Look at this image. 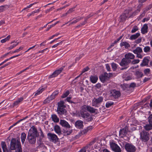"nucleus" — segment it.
Instances as JSON below:
<instances>
[{
  "mask_svg": "<svg viewBox=\"0 0 152 152\" xmlns=\"http://www.w3.org/2000/svg\"><path fill=\"white\" fill-rule=\"evenodd\" d=\"M21 145L20 142L15 138H12L11 140L10 148L11 150H14Z\"/></svg>",
  "mask_w": 152,
  "mask_h": 152,
  "instance_id": "nucleus-3",
  "label": "nucleus"
},
{
  "mask_svg": "<svg viewBox=\"0 0 152 152\" xmlns=\"http://www.w3.org/2000/svg\"><path fill=\"white\" fill-rule=\"evenodd\" d=\"M60 124L62 127L66 128H69L71 127L69 123L65 120H60Z\"/></svg>",
  "mask_w": 152,
  "mask_h": 152,
  "instance_id": "nucleus-11",
  "label": "nucleus"
},
{
  "mask_svg": "<svg viewBox=\"0 0 152 152\" xmlns=\"http://www.w3.org/2000/svg\"><path fill=\"white\" fill-rule=\"evenodd\" d=\"M125 148L128 152H134L136 151L135 146L129 143H127L126 144Z\"/></svg>",
  "mask_w": 152,
  "mask_h": 152,
  "instance_id": "nucleus-7",
  "label": "nucleus"
},
{
  "mask_svg": "<svg viewBox=\"0 0 152 152\" xmlns=\"http://www.w3.org/2000/svg\"><path fill=\"white\" fill-rule=\"evenodd\" d=\"M106 68L107 70L108 71H110V68L109 65L107 64L106 65Z\"/></svg>",
  "mask_w": 152,
  "mask_h": 152,
  "instance_id": "nucleus-63",
  "label": "nucleus"
},
{
  "mask_svg": "<svg viewBox=\"0 0 152 152\" xmlns=\"http://www.w3.org/2000/svg\"><path fill=\"white\" fill-rule=\"evenodd\" d=\"M23 97H21L18 98V100L14 102L13 105V107H14L17 105L19 103L21 102L23 100Z\"/></svg>",
  "mask_w": 152,
  "mask_h": 152,
  "instance_id": "nucleus-30",
  "label": "nucleus"
},
{
  "mask_svg": "<svg viewBox=\"0 0 152 152\" xmlns=\"http://www.w3.org/2000/svg\"><path fill=\"white\" fill-rule=\"evenodd\" d=\"M110 95L114 98H118L121 95V93L119 91L113 89L111 91Z\"/></svg>",
  "mask_w": 152,
  "mask_h": 152,
  "instance_id": "nucleus-8",
  "label": "nucleus"
},
{
  "mask_svg": "<svg viewBox=\"0 0 152 152\" xmlns=\"http://www.w3.org/2000/svg\"><path fill=\"white\" fill-rule=\"evenodd\" d=\"M51 118L52 120L55 122H58L59 121V118L57 117L56 115H52Z\"/></svg>",
  "mask_w": 152,
  "mask_h": 152,
  "instance_id": "nucleus-34",
  "label": "nucleus"
},
{
  "mask_svg": "<svg viewBox=\"0 0 152 152\" xmlns=\"http://www.w3.org/2000/svg\"><path fill=\"white\" fill-rule=\"evenodd\" d=\"M148 26L146 24H144L141 29V33L144 34L148 32Z\"/></svg>",
  "mask_w": 152,
  "mask_h": 152,
  "instance_id": "nucleus-24",
  "label": "nucleus"
},
{
  "mask_svg": "<svg viewBox=\"0 0 152 152\" xmlns=\"http://www.w3.org/2000/svg\"><path fill=\"white\" fill-rule=\"evenodd\" d=\"M131 62V60H128V59H127L125 58H123L121 62L120 63V65L122 66L126 67L124 68H122V69H126L128 67V65Z\"/></svg>",
  "mask_w": 152,
  "mask_h": 152,
  "instance_id": "nucleus-6",
  "label": "nucleus"
},
{
  "mask_svg": "<svg viewBox=\"0 0 152 152\" xmlns=\"http://www.w3.org/2000/svg\"><path fill=\"white\" fill-rule=\"evenodd\" d=\"M10 35H8L7 37L1 40V42L2 43H4L8 41L10 39Z\"/></svg>",
  "mask_w": 152,
  "mask_h": 152,
  "instance_id": "nucleus-37",
  "label": "nucleus"
},
{
  "mask_svg": "<svg viewBox=\"0 0 152 152\" xmlns=\"http://www.w3.org/2000/svg\"><path fill=\"white\" fill-rule=\"evenodd\" d=\"M59 34V33H57L56 34H55L53 35L51 37H50L49 39H51L55 37L56 36L58 35Z\"/></svg>",
  "mask_w": 152,
  "mask_h": 152,
  "instance_id": "nucleus-59",
  "label": "nucleus"
},
{
  "mask_svg": "<svg viewBox=\"0 0 152 152\" xmlns=\"http://www.w3.org/2000/svg\"><path fill=\"white\" fill-rule=\"evenodd\" d=\"M148 120L149 124H152V114L150 115L148 118Z\"/></svg>",
  "mask_w": 152,
  "mask_h": 152,
  "instance_id": "nucleus-52",
  "label": "nucleus"
},
{
  "mask_svg": "<svg viewBox=\"0 0 152 152\" xmlns=\"http://www.w3.org/2000/svg\"><path fill=\"white\" fill-rule=\"evenodd\" d=\"M19 44V42H18L16 44H13L11 45L10 47H9L8 48L9 49V50H11L12 49V48H14L18 44Z\"/></svg>",
  "mask_w": 152,
  "mask_h": 152,
  "instance_id": "nucleus-55",
  "label": "nucleus"
},
{
  "mask_svg": "<svg viewBox=\"0 0 152 152\" xmlns=\"http://www.w3.org/2000/svg\"><path fill=\"white\" fill-rule=\"evenodd\" d=\"M126 86L127 85L126 84H124L123 85H121V87L123 90H125L126 88Z\"/></svg>",
  "mask_w": 152,
  "mask_h": 152,
  "instance_id": "nucleus-57",
  "label": "nucleus"
},
{
  "mask_svg": "<svg viewBox=\"0 0 152 152\" xmlns=\"http://www.w3.org/2000/svg\"><path fill=\"white\" fill-rule=\"evenodd\" d=\"M151 48L149 46H146L145 47L144 49L143 50L145 52L148 53L150 52V51Z\"/></svg>",
  "mask_w": 152,
  "mask_h": 152,
  "instance_id": "nucleus-38",
  "label": "nucleus"
},
{
  "mask_svg": "<svg viewBox=\"0 0 152 152\" xmlns=\"http://www.w3.org/2000/svg\"><path fill=\"white\" fill-rule=\"evenodd\" d=\"M69 94V91H66L65 93H64L61 96V97L62 98H64L66 97Z\"/></svg>",
  "mask_w": 152,
  "mask_h": 152,
  "instance_id": "nucleus-42",
  "label": "nucleus"
},
{
  "mask_svg": "<svg viewBox=\"0 0 152 152\" xmlns=\"http://www.w3.org/2000/svg\"><path fill=\"white\" fill-rule=\"evenodd\" d=\"M26 138V134L24 132H23L21 133V139L22 143L23 144Z\"/></svg>",
  "mask_w": 152,
  "mask_h": 152,
  "instance_id": "nucleus-33",
  "label": "nucleus"
},
{
  "mask_svg": "<svg viewBox=\"0 0 152 152\" xmlns=\"http://www.w3.org/2000/svg\"><path fill=\"white\" fill-rule=\"evenodd\" d=\"M16 152H22V150L21 147V145L16 148L15 149Z\"/></svg>",
  "mask_w": 152,
  "mask_h": 152,
  "instance_id": "nucleus-45",
  "label": "nucleus"
},
{
  "mask_svg": "<svg viewBox=\"0 0 152 152\" xmlns=\"http://www.w3.org/2000/svg\"><path fill=\"white\" fill-rule=\"evenodd\" d=\"M140 140L142 142H145L149 139V133L145 131H142L140 133Z\"/></svg>",
  "mask_w": 152,
  "mask_h": 152,
  "instance_id": "nucleus-4",
  "label": "nucleus"
},
{
  "mask_svg": "<svg viewBox=\"0 0 152 152\" xmlns=\"http://www.w3.org/2000/svg\"><path fill=\"white\" fill-rule=\"evenodd\" d=\"M87 110L89 112L93 113L96 112V109L93 108L90 106H87Z\"/></svg>",
  "mask_w": 152,
  "mask_h": 152,
  "instance_id": "nucleus-32",
  "label": "nucleus"
},
{
  "mask_svg": "<svg viewBox=\"0 0 152 152\" xmlns=\"http://www.w3.org/2000/svg\"><path fill=\"white\" fill-rule=\"evenodd\" d=\"M48 48H46L44 50H43L40 51H39V53H43L47 51V52L49 51H47L48 50Z\"/></svg>",
  "mask_w": 152,
  "mask_h": 152,
  "instance_id": "nucleus-61",
  "label": "nucleus"
},
{
  "mask_svg": "<svg viewBox=\"0 0 152 152\" xmlns=\"http://www.w3.org/2000/svg\"><path fill=\"white\" fill-rule=\"evenodd\" d=\"M131 9L126 10L124 13L120 17V21L123 22L128 18L130 17L132 15Z\"/></svg>",
  "mask_w": 152,
  "mask_h": 152,
  "instance_id": "nucleus-2",
  "label": "nucleus"
},
{
  "mask_svg": "<svg viewBox=\"0 0 152 152\" xmlns=\"http://www.w3.org/2000/svg\"><path fill=\"white\" fill-rule=\"evenodd\" d=\"M83 121H82L80 120L77 121L75 123V126L77 128L80 129L83 128Z\"/></svg>",
  "mask_w": 152,
  "mask_h": 152,
  "instance_id": "nucleus-15",
  "label": "nucleus"
},
{
  "mask_svg": "<svg viewBox=\"0 0 152 152\" xmlns=\"http://www.w3.org/2000/svg\"><path fill=\"white\" fill-rule=\"evenodd\" d=\"M23 48L22 47H20L18 49H17L15 50H14L13 52H12V53H15L16 52H19L20 50H22Z\"/></svg>",
  "mask_w": 152,
  "mask_h": 152,
  "instance_id": "nucleus-56",
  "label": "nucleus"
},
{
  "mask_svg": "<svg viewBox=\"0 0 152 152\" xmlns=\"http://www.w3.org/2000/svg\"><path fill=\"white\" fill-rule=\"evenodd\" d=\"M128 130L126 128H124L120 130L119 131L120 136L122 137L125 136L127 133Z\"/></svg>",
  "mask_w": 152,
  "mask_h": 152,
  "instance_id": "nucleus-16",
  "label": "nucleus"
},
{
  "mask_svg": "<svg viewBox=\"0 0 152 152\" xmlns=\"http://www.w3.org/2000/svg\"><path fill=\"white\" fill-rule=\"evenodd\" d=\"M120 45L121 47L124 46L126 48H128L130 47L129 44L126 42H121Z\"/></svg>",
  "mask_w": 152,
  "mask_h": 152,
  "instance_id": "nucleus-26",
  "label": "nucleus"
},
{
  "mask_svg": "<svg viewBox=\"0 0 152 152\" xmlns=\"http://www.w3.org/2000/svg\"><path fill=\"white\" fill-rule=\"evenodd\" d=\"M111 66L112 68L114 71L115 70L117 67V65L116 64L113 63L111 64Z\"/></svg>",
  "mask_w": 152,
  "mask_h": 152,
  "instance_id": "nucleus-44",
  "label": "nucleus"
},
{
  "mask_svg": "<svg viewBox=\"0 0 152 152\" xmlns=\"http://www.w3.org/2000/svg\"><path fill=\"white\" fill-rule=\"evenodd\" d=\"M145 129L147 131H149L152 129V124H147L144 126Z\"/></svg>",
  "mask_w": 152,
  "mask_h": 152,
  "instance_id": "nucleus-36",
  "label": "nucleus"
},
{
  "mask_svg": "<svg viewBox=\"0 0 152 152\" xmlns=\"http://www.w3.org/2000/svg\"><path fill=\"white\" fill-rule=\"evenodd\" d=\"M140 35V34L137 33L135 34L131 35L130 37V39L132 40L135 39L139 37Z\"/></svg>",
  "mask_w": 152,
  "mask_h": 152,
  "instance_id": "nucleus-35",
  "label": "nucleus"
},
{
  "mask_svg": "<svg viewBox=\"0 0 152 152\" xmlns=\"http://www.w3.org/2000/svg\"><path fill=\"white\" fill-rule=\"evenodd\" d=\"M51 101V100L50 99V98L48 97L44 100L43 103L45 104H46L49 103Z\"/></svg>",
  "mask_w": 152,
  "mask_h": 152,
  "instance_id": "nucleus-47",
  "label": "nucleus"
},
{
  "mask_svg": "<svg viewBox=\"0 0 152 152\" xmlns=\"http://www.w3.org/2000/svg\"><path fill=\"white\" fill-rule=\"evenodd\" d=\"M151 9V7L150 6H148L144 8L143 10V13L145 14L147 11Z\"/></svg>",
  "mask_w": 152,
  "mask_h": 152,
  "instance_id": "nucleus-41",
  "label": "nucleus"
},
{
  "mask_svg": "<svg viewBox=\"0 0 152 152\" xmlns=\"http://www.w3.org/2000/svg\"><path fill=\"white\" fill-rule=\"evenodd\" d=\"M54 129L55 132L58 135L61 134V129L60 127L58 125L54 126Z\"/></svg>",
  "mask_w": 152,
  "mask_h": 152,
  "instance_id": "nucleus-22",
  "label": "nucleus"
},
{
  "mask_svg": "<svg viewBox=\"0 0 152 152\" xmlns=\"http://www.w3.org/2000/svg\"><path fill=\"white\" fill-rule=\"evenodd\" d=\"M7 7H8L7 5L2 6L0 7V12L4 11Z\"/></svg>",
  "mask_w": 152,
  "mask_h": 152,
  "instance_id": "nucleus-39",
  "label": "nucleus"
},
{
  "mask_svg": "<svg viewBox=\"0 0 152 152\" xmlns=\"http://www.w3.org/2000/svg\"><path fill=\"white\" fill-rule=\"evenodd\" d=\"M103 98L102 96H100L98 98H94L93 99L92 105L95 107H98L103 102Z\"/></svg>",
  "mask_w": 152,
  "mask_h": 152,
  "instance_id": "nucleus-5",
  "label": "nucleus"
},
{
  "mask_svg": "<svg viewBox=\"0 0 152 152\" xmlns=\"http://www.w3.org/2000/svg\"><path fill=\"white\" fill-rule=\"evenodd\" d=\"M90 78L91 82L93 83H96L98 79L97 77L95 76H91Z\"/></svg>",
  "mask_w": 152,
  "mask_h": 152,
  "instance_id": "nucleus-29",
  "label": "nucleus"
},
{
  "mask_svg": "<svg viewBox=\"0 0 152 152\" xmlns=\"http://www.w3.org/2000/svg\"><path fill=\"white\" fill-rule=\"evenodd\" d=\"M138 28L136 26H134L133 27L131 31L132 33H134L136 32L138 30Z\"/></svg>",
  "mask_w": 152,
  "mask_h": 152,
  "instance_id": "nucleus-46",
  "label": "nucleus"
},
{
  "mask_svg": "<svg viewBox=\"0 0 152 152\" xmlns=\"http://www.w3.org/2000/svg\"><path fill=\"white\" fill-rule=\"evenodd\" d=\"M123 78L125 80H128L131 79V77L129 75L126 76L125 75H124L123 76Z\"/></svg>",
  "mask_w": 152,
  "mask_h": 152,
  "instance_id": "nucleus-40",
  "label": "nucleus"
},
{
  "mask_svg": "<svg viewBox=\"0 0 152 152\" xmlns=\"http://www.w3.org/2000/svg\"><path fill=\"white\" fill-rule=\"evenodd\" d=\"M99 78L101 82L103 83L104 82L109 79L108 73L105 72L104 74L100 75Z\"/></svg>",
  "mask_w": 152,
  "mask_h": 152,
  "instance_id": "nucleus-13",
  "label": "nucleus"
},
{
  "mask_svg": "<svg viewBox=\"0 0 152 152\" xmlns=\"http://www.w3.org/2000/svg\"><path fill=\"white\" fill-rule=\"evenodd\" d=\"M63 70V68H61L59 69H58L55 72L50 76V78L55 77L57 76L58 74L61 73Z\"/></svg>",
  "mask_w": 152,
  "mask_h": 152,
  "instance_id": "nucleus-17",
  "label": "nucleus"
},
{
  "mask_svg": "<svg viewBox=\"0 0 152 152\" xmlns=\"http://www.w3.org/2000/svg\"><path fill=\"white\" fill-rule=\"evenodd\" d=\"M113 104V102H107L106 104V107L108 108L110 106H111Z\"/></svg>",
  "mask_w": 152,
  "mask_h": 152,
  "instance_id": "nucleus-43",
  "label": "nucleus"
},
{
  "mask_svg": "<svg viewBox=\"0 0 152 152\" xmlns=\"http://www.w3.org/2000/svg\"><path fill=\"white\" fill-rule=\"evenodd\" d=\"M133 52L135 54H137L139 53H141L142 52V48L140 47H138L136 48L133 51Z\"/></svg>",
  "mask_w": 152,
  "mask_h": 152,
  "instance_id": "nucleus-27",
  "label": "nucleus"
},
{
  "mask_svg": "<svg viewBox=\"0 0 152 152\" xmlns=\"http://www.w3.org/2000/svg\"><path fill=\"white\" fill-rule=\"evenodd\" d=\"M137 54L136 57L137 58H142L143 56L140 53H139L137 54Z\"/></svg>",
  "mask_w": 152,
  "mask_h": 152,
  "instance_id": "nucleus-60",
  "label": "nucleus"
},
{
  "mask_svg": "<svg viewBox=\"0 0 152 152\" xmlns=\"http://www.w3.org/2000/svg\"><path fill=\"white\" fill-rule=\"evenodd\" d=\"M58 93V91H54L52 94L53 95L55 96H56L57 95Z\"/></svg>",
  "mask_w": 152,
  "mask_h": 152,
  "instance_id": "nucleus-64",
  "label": "nucleus"
},
{
  "mask_svg": "<svg viewBox=\"0 0 152 152\" xmlns=\"http://www.w3.org/2000/svg\"><path fill=\"white\" fill-rule=\"evenodd\" d=\"M44 90V88L40 87V88L36 92L34 93V96H36L41 93L42 91Z\"/></svg>",
  "mask_w": 152,
  "mask_h": 152,
  "instance_id": "nucleus-31",
  "label": "nucleus"
},
{
  "mask_svg": "<svg viewBox=\"0 0 152 152\" xmlns=\"http://www.w3.org/2000/svg\"><path fill=\"white\" fill-rule=\"evenodd\" d=\"M1 145L4 152H6L7 151V147L5 142L2 141Z\"/></svg>",
  "mask_w": 152,
  "mask_h": 152,
  "instance_id": "nucleus-28",
  "label": "nucleus"
},
{
  "mask_svg": "<svg viewBox=\"0 0 152 152\" xmlns=\"http://www.w3.org/2000/svg\"><path fill=\"white\" fill-rule=\"evenodd\" d=\"M72 132V129L71 128H66L64 131L63 133L65 135H69L71 134Z\"/></svg>",
  "mask_w": 152,
  "mask_h": 152,
  "instance_id": "nucleus-23",
  "label": "nucleus"
},
{
  "mask_svg": "<svg viewBox=\"0 0 152 152\" xmlns=\"http://www.w3.org/2000/svg\"><path fill=\"white\" fill-rule=\"evenodd\" d=\"M110 145L112 150L115 152H121V149L117 144L113 142L110 144Z\"/></svg>",
  "mask_w": 152,
  "mask_h": 152,
  "instance_id": "nucleus-10",
  "label": "nucleus"
},
{
  "mask_svg": "<svg viewBox=\"0 0 152 152\" xmlns=\"http://www.w3.org/2000/svg\"><path fill=\"white\" fill-rule=\"evenodd\" d=\"M82 117L87 121H91L93 120L92 115L88 113H86Z\"/></svg>",
  "mask_w": 152,
  "mask_h": 152,
  "instance_id": "nucleus-12",
  "label": "nucleus"
},
{
  "mask_svg": "<svg viewBox=\"0 0 152 152\" xmlns=\"http://www.w3.org/2000/svg\"><path fill=\"white\" fill-rule=\"evenodd\" d=\"M89 68L88 67H86V68H84L82 70V72L80 74V75H82L83 73L87 71L88 70H89Z\"/></svg>",
  "mask_w": 152,
  "mask_h": 152,
  "instance_id": "nucleus-54",
  "label": "nucleus"
},
{
  "mask_svg": "<svg viewBox=\"0 0 152 152\" xmlns=\"http://www.w3.org/2000/svg\"><path fill=\"white\" fill-rule=\"evenodd\" d=\"M139 61L140 60L139 59H134L132 61L131 63L132 64H134L139 63Z\"/></svg>",
  "mask_w": 152,
  "mask_h": 152,
  "instance_id": "nucleus-48",
  "label": "nucleus"
},
{
  "mask_svg": "<svg viewBox=\"0 0 152 152\" xmlns=\"http://www.w3.org/2000/svg\"><path fill=\"white\" fill-rule=\"evenodd\" d=\"M87 110V107L85 105L81 107L80 112V114L81 117L87 113L86 112Z\"/></svg>",
  "mask_w": 152,
  "mask_h": 152,
  "instance_id": "nucleus-19",
  "label": "nucleus"
},
{
  "mask_svg": "<svg viewBox=\"0 0 152 152\" xmlns=\"http://www.w3.org/2000/svg\"><path fill=\"white\" fill-rule=\"evenodd\" d=\"M93 15L92 13H91L89 15H88L85 18V21H86V23H87V20L89 18H91L92 16H93Z\"/></svg>",
  "mask_w": 152,
  "mask_h": 152,
  "instance_id": "nucleus-50",
  "label": "nucleus"
},
{
  "mask_svg": "<svg viewBox=\"0 0 152 152\" xmlns=\"http://www.w3.org/2000/svg\"><path fill=\"white\" fill-rule=\"evenodd\" d=\"M71 97H68L66 99V100L67 101V102H69L71 103H72V101L70 100L71 99Z\"/></svg>",
  "mask_w": 152,
  "mask_h": 152,
  "instance_id": "nucleus-62",
  "label": "nucleus"
},
{
  "mask_svg": "<svg viewBox=\"0 0 152 152\" xmlns=\"http://www.w3.org/2000/svg\"><path fill=\"white\" fill-rule=\"evenodd\" d=\"M57 112L60 115H66L67 111L64 108H57Z\"/></svg>",
  "mask_w": 152,
  "mask_h": 152,
  "instance_id": "nucleus-14",
  "label": "nucleus"
},
{
  "mask_svg": "<svg viewBox=\"0 0 152 152\" xmlns=\"http://www.w3.org/2000/svg\"><path fill=\"white\" fill-rule=\"evenodd\" d=\"M150 72V69L148 68L144 70V74L146 75H148L149 73Z\"/></svg>",
  "mask_w": 152,
  "mask_h": 152,
  "instance_id": "nucleus-49",
  "label": "nucleus"
},
{
  "mask_svg": "<svg viewBox=\"0 0 152 152\" xmlns=\"http://www.w3.org/2000/svg\"><path fill=\"white\" fill-rule=\"evenodd\" d=\"M74 7L72 8L69 9V10L67 12L68 14L71 13L72 12H73L74 11Z\"/></svg>",
  "mask_w": 152,
  "mask_h": 152,
  "instance_id": "nucleus-58",
  "label": "nucleus"
},
{
  "mask_svg": "<svg viewBox=\"0 0 152 152\" xmlns=\"http://www.w3.org/2000/svg\"><path fill=\"white\" fill-rule=\"evenodd\" d=\"M146 0H138L139 4L138 6L140 7H141L142 5V4Z\"/></svg>",
  "mask_w": 152,
  "mask_h": 152,
  "instance_id": "nucleus-51",
  "label": "nucleus"
},
{
  "mask_svg": "<svg viewBox=\"0 0 152 152\" xmlns=\"http://www.w3.org/2000/svg\"><path fill=\"white\" fill-rule=\"evenodd\" d=\"M66 106L64 104V102L63 101H60L58 103L57 108H65Z\"/></svg>",
  "mask_w": 152,
  "mask_h": 152,
  "instance_id": "nucleus-25",
  "label": "nucleus"
},
{
  "mask_svg": "<svg viewBox=\"0 0 152 152\" xmlns=\"http://www.w3.org/2000/svg\"><path fill=\"white\" fill-rule=\"evenodd\" d=\"M125 57L127 59L131 60V59H133L134 58L135 56L131 53H128L125 55Z\"/></svg>",
  "mask_w": 152,
  "mask_h": 152,
  "instance_id": "nucleus-21",
  "label": "nucleus"
},
{
  "mask_svg": "<svg viewBox=\"0 0 152 152\" xmlns=\"http://www.w3.org/2000/svg\"><path fill=\"white\" fill-rule=\"evenodd\" d=\"M23 120V119H21L20 120H19L17 122L14 124H13L9 128L8 130H9L12 127L14 126H15L18 123L20 122L21 121H22Z\"/></svg>",
  "mask_w": 152,
  "mask_h": 152,
  "instance_id": "nucleus-53",
  "label": "nucleus"
},
{
  "mask_svg": "<svg viewBox=\"0 0 152 152\" xmlns=\"http://www.w3.org/2000/svg\"><path fill=\"white\" fill-rule=\"evenodd\" d=\"M149 61L148 57H145L142 60V63L140 64V66H144L148 65Z\"/></svg>",
  "mask_w": 152,
  "mask_h": 152,
  "instance_id": "nucleus-18",
  "label": "nucleus"
},
{
  "mask_svg": "<svg viewBox=\"0 0 152 152\" xmlns=\"http://www.w3.org/2000/svg\"><path fill=\"white\" fill-rule=\"evenodd\" d=\"M134 74L137 78H141L143 75L142 72L139 69H137L136 70Z\"/></svg>",
  "mask_w": 152,
  "mask_h": 152,
  "instance_id": "nucleus-20",
  "label": "nucleus"
},
{
  "mask_svg": "<svg viewBox=\"0 0 152 152\" xmlns=\"http://www.w3.org/2000/svg\"><path fill=\"white\" fill-rule=\"evenodd\" d=\"M47 136L48 138L51 141L56 142L58 140L57 136L55 134L49 133L48 134Z\"/></svg>",
  "mask_w": 152,
  "mask_h": 152,
  "instance_id": "nucleus-9",
  "label": "nucleus"
},
{
  "mask_svg": "<svg viewBox=\"0 0 152 152\" xmlns=\"http://www.w3.org/2000/svg\"><path fill=\"white\" fill-rule=\"evenodd\" d=\"M38 136L37 129L34 126H32L28 132L27 140L30 144H35L36 141V137Z\"/></svg>",
  "mask_w": 152,
  "mask_h": 152,
  "instance_id": "nucleus-1",
  "label": "nucleus"
}]
</instances>
